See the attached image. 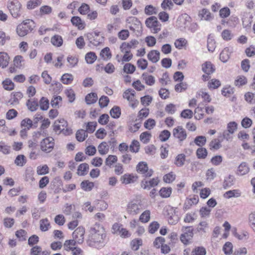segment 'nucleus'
<instances>
[{
  "label": "nucleus",
  "mask_w": 255,
  "mask_h": 255,
  "mask_svg": "<svg viewBox=\"0 0 255 255\" xmlns=\"http://www.w3.org/2000/svg\"><path fill=\"white\" fill-rule=\"evenodd\" d=\"M106 237L104 228L96 223L90 229L87 243L90 247L98 249H101L106 243Z\"/></svg>",
  "instance_id": "nucleus-1"
},
{
  "label": "nucleus",
  "mask_w": 255,
  "mask_h": 255,
  "mask_svg": "<svg viewBox=\"0 0 255 255\" xmlns=\"http://www.w3.org/2000/svg\"><path fill=\"white\" fill-rule=\"evenodd\" d=\"M67 127V122L64 119H61L54 122L53 129L56 132H63L65 135H68L72 133V130L68 128Z\"/></svg>",
  "instance_id": "nucleus-2"
},
{
  "label": "nucleus",
  "mask_w": 255,
  "mask_h": 255,
  "mask_svg": "<svg viewBox=\"0 0 255 255\" xmlns=\"http://www.w3.org/2000/svg\"><path fill=\"white\" fill-rule=\"evenodd\" d=\"M21 5L17 0H12L8 2L7 7L13 17L18 18L21 14Z\"/></svg>",
  "instance_id": "nucleus-3"
},
{
  "label": "nucleus",
  "mask_w": 255,
  "mask_h": 255,
  "mask_svg": "<svg viewBox=\"0 0 255 255\" xmlns=\"http://www.w3.org/2000/svg\"><path fill=\"white\" fill-rule=\"evenodd\" d=\"M145 24L153 33H156L161 30V24L155 16H150L147 18L145 21Z\"/></svg>",
  "instance_id": "nucleus-4"
},
{
  "label": "nucleus",
  "mask_w": 255,
  "mask_h": 255,
  "mask_svg": "<svg viewBox=\"0 0 255 255\" xmlns=\"http://www.w3.org/2000/svg\"><path fill=\"white\" fill-rule=\"evenodd\" d=\"M54 144V138L50 136L47 137L41 141L40 149L45 153H49L53 149Z\"/></svg>",
  "instance_id": "nucleus-5"
},
{
  "label": "nucleus",
  "mask_w": 255,
  "mask_h": 255,
  "mask_svg": "<svg viewBox=\"0 0 255 255\" xmlns=\"http://www.w3.org/2000/svg\"><path fill=\"white\" fill-rule=\"evenodd\" d=\"M31 22H32V21L27 19L19 24L16 28L17 34L21 37H23L27 35L29 31H31L32 30V28L30 24Z\"/></svg>",
  "instance_id": "nucleus-6"
},
{
  "label": "nucleus",
  "mask_w": 255,
  "mask_h": 255,
  "mask_svg": "<svg viewBox=\"0 0 255 255\" xmlns=\"http://www.w3.org/2000/svg\"><path fill=\"white\" fill-rule=\"evenodd\" d=\"M128 23L130 29L135 33V35H139L141 32V24L140 21L135 17H130L128 19Z\"/></svg>",
  "instance_id": "nucleus-7"
},
{
  "label": "nucleus",
  "mask_w": 255,
  "mask_h": 255,
  "mask_svg": "<svg viewBox=\"0 0 255 255\" xmlns=\"http://www.w3.org/2000/svg\"><path fill=\"white\" fill-rule=\"evenodd\" d=\"M183 233L180 237L181 241L185 245H187L192 239L193 233V229L191 227H183L182 228Z\"/></svg>",
  "instance_id": "nucleus-8"
},
{
  "label": "nucleus",
  "mask_w": 255,
  "mask_h": 255,
  "mask_svg": "<svg viewBox=\"0 0 255 255\" xmlns=\"http://www.w3.org/2000/svg\"><path fill=\"white\" fill-rule=\"evenodd\" d=\"M172 134L173 136L180 142L185 140L187 136L186 130L182 126H178L173 128Z\"/></svg>",
  "instance_id": "nucleus-9"
},
{
  "label": "nucleus",
  "mask_w": 255,
  "mask_h": 255,
  "mask_svg": "<svg viewBox=\"0 0 255 255\" xmlns=\"http://www.w3.org/2000/svg\"><path fill=\"white\" fill-rule=\"evenodd\" d=\"M111 232L114 234L120 235L122 238H126L128 236V231L123 227V225L116 223L113 224Z\"/></svg>",
  "instance_id": "nucleus-10"
},
{
  "label": "nucleus",
  "mask_w": 255,
  "mask_h": 255,
  "mask_svg": "<svg viewBox=\"0 0 255 255\" xmlns=\"http://www.w3.org/2000/svg\"><path fill=\"white\" fill-rule=\"evenodd\" d=\"M85 229L82 227H79L73 233L72 237L77 244H81L84 241Z\"/></svg>",
  "instance_id": "nucleus-11"
},
{
  "label": "nucleus",
  "mask_w": 255,
  "mask_h": 255,
  "mask_svg": "<svg viewBox=\"0 0 255 255\" xmlns=\"http://www.w3.org/2000/svg\"><path fill=\"white\" fill-rule=\"evenodd\" d=\"M23 97V94L21 92H13L10 95V97L7 102L8 106L13 107L19 104V101Z\"/></svg>",
  "instance_id": "nucleus-12"
},
{
  "label": "nucleus",
  "mask_w": 255,
  "mask_h": 255,
  "mask_svg": "<svg viewBox=\"0 0 255 255\" xmlns=\"http://www.w3.org/2000/svg\"><path fill=\"white\" fill-rule=\"evenodd\" d=\"M137 171L144 174V176L146 177H149L152 176L153 171L151 169H148L147 164L145 162H139L136 166Z\"/></svg>",
  "instance_id": "nucleus-13"
},
{
  "label": "nucleus",
  "mask_w": 255,
  "mask_h": 255,
  "mask_svg": "<svg viewBox=\"0 0 255 255\" xmlns=\"http://www.w3.org/2000/svg\"><path fill=\"white\" fill-rule=\"evenodd\" d=\"M168 215L170 214H174L173 216H169L168 217V222L169 224L171 225H175L179 221V217L178 216L177 213V212L176 211V208L173 207H170L169 209H168Z\"/></svg>",
  "instance_id": "nucleus-14"
},
{
  "label": "nucleus",
  "mask_w": 255,
  "mask_h": 255,
  "mask_svg": "<svg viewBox=\"0 0 255 255\" xmlns=\"http://www.w3.org/2000/svg\"><path fill=\"white\" fill-rule=\"evenodd\" d=\"M233 50L234 49L232 47L225 48L220 53V60L224 63L226 62L230 58V55L233 52Z\"/></svg>",
  "instance_id": "nucleus-15"
},
{
  "label": "nucleus",
  "mask_w": 255,
  "mask_h": 255,
  "mask_svg": "<svg viewBox=\"0 0 255 255\" xmlns=\"http://www.w3.org/2000/svg\"><path fill=\"white\" fill-rule=\"evenodd\" d=\"M91 35L92 37H89L90 42L95 46L99 45L103 41L104 37L99 32H94Z\"/></svg>",
  "instance_id": "nucleus-16"
},
{
  "label": "nucleus",
  "mask_w": 255,
  "mask_h": 255,
  "mask_svg": "<svg viewBox=\"0 0 255 255\" xmlns=\"http://www.w3.org/2000/svg\"><path fill=\"white\" fill-rule=\"evenodd\" d=\"M136 202H131L128 205V213L131 215H135L139 213L141 209V205Z\"/></svg>",
  "instance_id": "nucleus-17"
},
{
  "label": "nucleus",
  "mask_w": 255,
  "mask_h": 255,
  "mask_svg": "<svg viewBox=\"0 0 255 255\" xmlns=\"http://www.w3.org/2000/svg\"><path fill=\"white\" fill-rule=\"evenodd\" d=\"M26 105L28 109L31 112L36 111L39 107L38 101L35 99H28L26 102Z\"/></svg>",
  "instance_id": "nucleus-18"
},
{
  "label": "nucleus",
  "mask_w": 255,
  "mask_h": 255,
  "mask_svg": "<svg viewBox=\"0 0 255 255\" xmlns=\"http://www.w3.org/2000/svg\"><path fill=\"white\" fill-rule=\"evenodd\" d=\"M147 58L152 63H156L160 59V52L155 50H151L147 54Z\"/></svg>",
  "instance_id": "nucleus-19"
},
{
  "label": "nucleus",
  "mask_w": 255,
  "mask_h": 255,
  "mask_svg": "<svg viewBox=\"0 0 255 255\" xmlns=\"http://www.w3.org/2000/svg\"><path fill=\"white\" fill-rule=\"evenodd\" d=\"M250 171V168L248 164L243 162L239 166L237 173L239 175H244L247 174Z\"/></svg>",
  "instance_id": "nucleus-20"
},
{
  "label": "nucleus",
  "mask_w": 255,
  "mask_h": 255,
  "mask_svg": "<svg viewBox=\"0 0 255 255\" xmlns=\"http://www.w3.org/2000/svg\"><path fill=\"white\" fill-rule=\"evenodd\" d=\"M199 201V198L197 196L193 197L191 198H187L184 204V208L185 210L189 209L193 205H196Z\"/></svg>",
  "instance_id": "nucleus-21"
},
{
  "label": "nucleus",
  "mask_w": 255,
  "mask_h": 255,
  "mask_svg": "<svg viewBox=\"0 0 255 255\" xmlns=\"http://www.w3.org/2000/svg\"><path fill=\"white\" fill-rule=\"evenodd\" d=\"M120 50L121 52L124 54L121 61L123 63L124 62L128 61V43L124 42L122 43L120 46ZM118 61L120 62L121 60L118 59Z\"/></svg>",
  "instance_id": "nucleus-22"
},
{
  "label": "nucleus",
  "mask_w": 255,
  "mask_h": 255,
  "mask_svg": "<svg viewBox=\"0 0 255 255\" xmlns=\"http://www.w3.org/2000/svg\"><path fill=\"white\" fill-rule=\"evenodd\" d=\"M141 77L145 83L149 86H152L155 83L154 77L147 73H143L142 74Z\"/></svg>",
  "instance_id": "nucleus-23"
},
{
  "label": "nucleus",
  "mask_w": 255,
  "mask_h": 255,
  "mask_svg": "<svg viewBox=\"0 0 255 255\" xmlns=\"http://www.w3.org/2000/svg\"><path fill=\"white\" fill-rule=\"evenodd\" d=\"M71 22L76 26H77L79 29H83L85 27V23L79 16H73L71 18Z\"/></svg>",
  "instance_id": "nucleus-24"
},
{
  "label": "nucleus",
  "mask_w": 255,
  "mask_h": 255,
  "mask_svg": "<svg viewBox=\"0 0 255 255\" xmlns=\"http://www.w3.org/2000/svg\"><path fill=\"white\" fill-rule=\"evenodd\" d=\"M77 243V242L73 239L66 240L63 244L64 249L66 251H71L75 247Z\"/></svg>",
  "instance_id": "nucleus-25"
},
{
  "label": "nucleus",
  "mask_w": 255,
  "mask_h": 255,
  "mask_svg": "<svg viewBox=\"0 0 255 255\" xmlns=\"http://www.w3.org/2000/svg\"><path fill=\"white\" fill-rule=\"evenodd\" d=\"M248 83L247 78L243 75L238 76L235 80L234 84L236 86L240 87L245 85Z\"/></svg>",
  "instance_id": "nucleus-26"
},
{
  "label": "nucleus",
  "mask_w": 255,
  "mask_h": 255,
  "mask_svg": "<svg viewBox=\"0 0 255 255\" xmlns=\"http://www.w3.org/2000/svg\"><path fill=\"white\" fill-rule=\"evenodd\" d=\"M9 56L5 52H0V67H5L8 64Z\"/></svg>",
  "instance_id": "nucleus-27"
},
{
  "label": "nucleus",
  "mask_w": 255,
  "mask_h": 255,
  "mask_svg": "<svg viewBox=\"0 0 255 255\" xmlns=\"http://www.w3.org/2000/svg\"><path fill=\"white\" fill-rule=\"evenodd\" d=\"M89 169V165L87 163L81 164L78 167L77 174L79 176H84L87 174Z\"/></svg>",
  "instance_id": "nucleus-28"
},
{
  "label": "nucleus",
  "mask_w": 255,
  "mask_h": 255,
  "mask_svg": "<svg viewBox=\"0 0 255 255\" xmlns=\"http://www.w3.org/2000/svg\"><path fill=\"white\" fill-rule=\"evenodd\" d=\"M233 235L240 240H246L249 238V233L246 231H243L240 234L237 232L236 228L234 229Z\"/></svg>",
  "instance_id": "nucleus-29"
},
{
  "label": "nucleus",
  "mask_w": 255,
  "mask_h": 255,
  "mask_svg": "<svg viewBox=\"0 0 255 255\" xmlns=\"http://www.w3.org/2000/svg\"><path fill=\"white\" fill-rule=\"evenodd\" d=\"M119 150L123 154L122 162L126 163L128 157V154L126 153L128 150V145L126 143H121L119 146Z\"/></svg>",
  "instance_id": "nucleus-30"
},
{
  "label": "nucleus",
  "mask_w": 255,
  "mask_h": 255,
  "mask_svg": "<svg viewBox=\"0 0 255 255\" xmlns=\"http://www.w3.org/2000/svg\"><path fill=\"white\" fill-rule=\"evenodd\" d=\"M185 158L186 156L184 154H179L175 157L174 163L177 167H182L184 164Z\"/></svg>",
  "instance_id": "nucleus-31"
},
{
  "label": "nucleus",
  "mask_w": 255,
  "mask_h": 255,
  "mask_svg": "<svg viewBox=\"0 0 255 255\" xmlns=\"http://www.w3.org/2000/svg\"><path fill=\"white\" fill-rule=\"evenodd\" d=\"M39 224L40 229L42 232H46L50 228V224L47 218L40 220Z\"/></svg>",
  "instance_id": "nucleus-32"
},
{
  "label": "nucleus",
  "mask_w": 255,
  "mask_h": 255,
  "mask_svg": "<svg viewBox=\"0 0 255 255\" xmlns=\"http://www.w3.org/2000/svg\"><path fill=\"white\" fill-rule=\"evenodd\" d=\"M51 43L56 47H60L63 44L62 37L59 35H55L51 39Z\"/></svg>",
  "instance_id": "nucleus-33"
},
{
  "label": "nucleus",
  "mask_w": 255,
  "mask_h": 255,
  "mask_svg": "<svg viewBox=\"0 0 255 255\" xmlns=\"http://www.w3.org/2000/svg\"><path fill=\"white\" fill-rule=\"evenodd\" d=\"M97 100V95L95 93L88 94L85 97V101L88 105H91L96 103Z\"/></svg>",
  "instance_id": "nucleus-34"
},
{
  "label": "nucleus",
  "mask_w": 255,
  "mask_h": 255,
  "mask_svg": "<svg viewBox=\"0 0 255 255\" xmlns=\"http://www.w3.org/2000/svg\"><path fill=\"white\" fill-rule=\"evenodd\" d=\"M94 186V183L88 180L83 181L81 183V187L85 191H91L93 188Z\"/></svg>",
  "instance_id": "nucleus-35"
},
{
  "label": "nucleus",
  "mask_w": 255,
  "mask_h": 255,
  "mask_svg": "<svg viewBox=\"0 0 255 255\" xmlns=\"http://www.w3.org/2000/svg\"><path fill=\"white\" fill-rule=\"evenodd\" d=\"M24 63L23 57L21 55L15 56L13 59V64L17 68H21L23 67Z\"/></svg>",
  "instance_id": "nucleus-36"
},
{
  "label": "nucleus",
  "mask_w": 255,
  "mask_h": 255,
  "mask_svg": "<svg viewBox=\"0 0 255 255\" xmlns=\"http://www.w3.org/2000/svg\"><path fill=\"white\" fill-rule=\"evenodd\" d=\"M202 70L207 75H209L214 71V69L211 62H206L202 65Z\"/></svg>",
  "instance_id": "nucleus-37"
},
{
  "label": "nucleus",
  "mask_w": 255,
  "mask_h": 255,
  "mask_svg": "<svg viewBox=\"0 0 255 255\" xmlns=\"http://www.w3.org/2000/svg\"><path fill=\"white\" fill-rule=\"evenodd\" d=\"M73 79L74 77L72 74L65 73L62 76L61 81L64 84L68 85L72 83Z\"/></svg>",
  "instance_id": "nucleus-38"
},
{
  "label": "nucleus",
  "mask_w": 255,
  "mask_h": 255,
  "mask_svg": "<svg viewBox=\"0 0 255 255\" xmlns=\"http://www.w3.org/2000/svg\"><path fill=\"white\" fill-rule=\"evenodd\" d=\"M188 43L187 40L183 38L176 39L174 42L175 47L178 49H181L185 47Z\"/></svg>",
  "instance_id": "nucleus-39"
},
{
  "label": "nucleus",
  "mask_w": 255,
  "mask_h": 255,
  "mask_svg": "<svg viewBox=\"0 0 255 255\" xmlns=\"http://www.w3.org/2000/svg\"><path fill=\"white\" fill-rule=\"evenodd\" d=\"M98 151L101 155L107 154L109 150V147L106 142H102L98 146Z\"/></svg>",
  "instance_id": "nucleus-40"
},
{
  "label": "nucleus",
  "mask_w": 255,
  "mask_h": 255,
  "mask_svg": "<svg viewBox=\"0 0 255 255\" xmlns=\"http://www.w3.org/2000/svg\"><path fill=\"white\" fill-rule=\"evenodd\" d=\"M218 138H215L213 139L209 143V147L211 150L215 149L218 150L221 147V142Z\"/></svg>",
  "instance_id": "nucleus-41"
},
{
  "label": "nucleus",
  "mask_w": 255,
  "mask_h": 255,
  "mask_svg": "<svg viewBox=\"0 0 255 255\" xmlns=\"http://www.w3.org/2000/svg\"><path fill=\"white\" fill-rule=\"evenodd\" d=\"M241 192L239 190H233L227 191L224 197L227 198H231L232 197H239L241 196Z\"/></svg>",
  "instance_id": "nucleus-42"
},
{
  "label": "nucleus",
  "mask_w": 255,
  "mask_h": 255,
  "mask_svg": "<svg viewBox=\"0 0 255 255\" xmlns=\"http://www.w3.org/2000/svg\"><path fill=\"white\" fill-rule=\"evenodd\" d=\"M206 250L203 247H195L192 251L191 255H206Z\"/></svg>",
  "instance_id": "nucleus-43"
},
{
  "label": "nucleus",
  "mask_w": 255,
  "mask_h": 255,
  "mask_svg": "<svg viewBox=\"0 0 255 255\" xmlns=\"http://www.w3.org/2000/svg\"><path fill=\"white\" fill-rule=\"evenodd\" d=\"M235 178L234 176L229 175L225 178L223 187L225 189L230 187L234 184Z\"/></svg>",
  "instance_id": "nucleus-44"
},
{
  "label": "nucleus",
  "mask_w": 255,
  "mask_h": 255,
  "mask_svg": "<svg viewBox=\"0 0 255 255\" xmlns=\"http://www.w3.org/2000/svg\"><path fill=\"white\" fill-rule=\"evenodd\" d=\"M87 136V131L84 129L78 130L76 134V139L80 142L83 141Z\"/></svg>",
  "instance_id": "nucleus-45"
},
{
  "label": "nucleus",
  "mask_w": 255,
  "mask_h": 255,
  "mask_svg": "<svg viewBox=\"0 0 255 255\" xmlns=\"http://www.w3.org/2000/svg\"><path fill=\"white\" fill-rule=\"evenodd\" d=\"M150 218V212L149 210H145L140 216L139 220L142 223H147Z\"/></svg>",
  "instance_id": "nucleus-46"
},
{
  "label": "nucleus",
  "mask_w": 255,
  "mask_h": 255,
  "mask_svg": "<svg viewBox=\"0 0 255 255\" xmlns=\"http://www.w3.org/2000/svg\"><path fill=\"white\" fill-rule=\"evenodd\" d=\"M97 56L93 52H89L85 55V60L88 64H93L97 59Z\"/></svg>",
  "instance_id": "nucleus-47"
},
{
  "label": "nucleus",
  "mask_w": 255,
  "mask_h": 255,
  "mask_svg": "<svg viewBox=\"0 0 255 255\" xmlns=\"http://www.w3.org/2000/svg\"><path fill=\"white\" fill-rule=\"evenodd\" d=\"M100 56L105 60L110 59L112 57V54L109 47L103 49L100 53Z\"/></svg>",
  "instance_id": "nucleus-48"
},
{
  "label": "nucleus",
  "mask_w": 255,
  "mask_h": 255,
  "mask_svg": "<svg viewBox=\"0 0 255 255\" xmlns=\"http://www.w3.org/2000/svg\"><path fill=\"white\" fill-rule=\"evenodd\" d=\"M199 15L202 19L206 20H210L212 19L210 12L209 10L205 8H203L200 11Z\"/></svg>",
  "instance_id": "nucleus-49"
},
{
  "label": "nucleus",
  "mask_w": 255,
  "mask_h": 255,
  "mask_svg": "<svg viewBox=\"0 0 255 255\" xmlns=\"http://www.w3.org/2000/svg\"><path fill=\"white\" fill-rule=\"evenodd\" d=\"M3 88L7 91L12 90L14 88V84L9 79H6L2 82Z\"/></svg>",
  "instance_id": "nucleus-50"
},
{
  "label": "nucleus",
  "mask_w": 255,
  "mask_h": 255,
  "mask_svg": "<svg viewBox=\"0 0 255 255\" xmlns=\"http://www.w3.org/2000/svg\"><path fill=\"white\" fill-rule=\"evenodd\" d=\"M172 193L171 187H162L159 191V194L162 198L169 197Z\"/></svg>",
  "instance_id": "nucleus-51"
},
{
  "label": "nucleus",
  "mask_w": 255,
  "mask_h": 255,
  "mask_svg": "<svg viewBox=\"0 0 255 255\" xmlns=\"http://www.w3.org/2000/svg\"><path fill=\"white\" fill-rule=\"evenodd\" d=\"M44 211L45 210L43 208H35L31 210L32 217L35 220H37L40 217L41 213Z\"/></svg>",
  "instance_id": "nucleus-52"
},
{
  "label": "nucleus",
  "mask_w": 255,
  "mask_h": 255,
  "mask_svg": "<svg viewBox=\"0 0 255 255\" xmlns=\"http://www.w3.org/2000/svg\"><path fill=\"white\" fill-rule=\"evenodd\" d=\"M111 117L114 119H118L120 117L121 112L119 107L115 106L110 111Z\"/></svg>",
  "instance_id": "nucleus-53"
},
{
  "label": "nucleus",
  "mask_w": 255,
  "mask_h": 255,
  "mask_svg": "<svg viewBox=\"0 0 255 255\" xmlns=\"http://www.w3.org/2000/svg\"><path fill=\"white\" fill-rule=\"evenodd\" d=\"M215 170L213 168L208 169L206 172V180L211 181L216 177Z\"/></svg>",
  "instance_id": "nucleus-54"
},
{
  "label": "nucleus",
  "mask_w": 255,
  "mask_h": 255,
  "mask_svg": "<svg viewBox=\"0 0 255 255\" xmlns=\"http://www.w3.org/2000/svg\"><path fill=\"white\" fill-rule=\"evenodd\" d=\"M94 204L95 206L100 211L106 210L108 207V204L103 200L95 201Z\"/></svg>",
  "instance_id": "nucleus-55"
},
{
  "label": "nucleus",
  "mask_w": 255,
  "mask_h": 255,
  "mask_svg": "<svg viewBox=\"0 0 255 255\" xmlns=\"http://www.w3.org/2000/svg\"><path fill=\"white\" fill-rule=\"evenodd\" d=\"M49 100L45 97L41 98L39 101V106L41 110L45 111L47 110L49 108Z\"/></svg>",
  "instance_id": "nucleus-56"
},
{
  "label": "nucleus",
  "mask_w": 255,
  "mask_h": 255,
  "mask_svg": "<svg viewBox=\"0 0 255 255\" xmlns=\"http://www.w3.org/2000/svg\"><path fill=\"white\" fill-rule=\"evenodd\" d=\"M160 225L156 222L154 221L150 223L148 226V232L150 234H154L159 228Z\"/></svg>",
  "instance_id": "nucleus-57"
},
{
  "label": "nucleus",
  "mask_w": 255,
  "mask_h": 255,
  "mask_svg": "<svg viewBox=\"0 0 255 255\" xmlns=\"http://www.w3.org/2000/svg\"><path fill=\"white\" fill-rule=\"evenodd\" d=\"M221 36L224 40L229 41L232 39L234 35L231 30L228 29H225L222 31Z\"/></svg>",
  "instance_id": "nucleus-58"
},
{
  "label": "nucleus",
  "mask_w": 255,
  "mask_h": 255,
  "mask_svg": "<svg viewBox=\"0 0 255 255\" xmlns=\"http://www.w3.org/2000/svg\"><path fill=\"white\" fill-rule=\"evenodd\" d=\"M26 160L23 155H18L14 161L15 164L19 166H23L26 163Z\"/></svg>",
  "instance_id": "nucleus-59"
},
{
  "label": "nucleus",
  "mask_w": 255,
  "mask_h": 255,
  "mask_svg": "<svg viewBox=\"0 0 255 255\" xmlns=\"http://www.w3.org/2000/svg\"><path fill=\"white\" fill-rule=\"evenodd\" d=\"M118 161L117 156L114 155H109L106 158L105 161L106 164L111 167L114 163H115Z\"/></svg>",
  "instance_id": "nucleus-60"
},
{
  "label": "nucleus",
  "mask_w": 255,
  "mask_h": 255,
  "mask_svg": "<svg viewBox=\"0 0 255 255\" xmlns=\"http://www.w3.org/2000/svg\"><path fill=\"white\" fill-rule=\"evenodd\" d=\"M142 244V241L139 239L133 240L130 243L131 248L134 251L137 250Z\"/></svg>",
  "instance_id": "nucleus-61"
},
{
  "label": "nucleus",
  "mask_w": 255,
  "mask_h": 255,
  "mask_svg": "<svg viewBox=\"0 0 255 255\" xmlns=\"http://www.w3.org/2000/svg\"><path fill=\"white\" fill-rule=\"evenodd\" d=\"M248 220L250 227L255 232V212H252L249 215Z\"/></svg>",
  "instance_id": "nucleus-62"
},
{
  "label": "nucleus",
  "mask_w": 255,
  "mask_h": 255,
  "mask_svg": "<svg viewBox=\"0 0 255 255\" xmlns=\"http://www.w3.org/2000/svg\"><path fill=\"white\" fill-rule=\"evenodd\" d=\"M32 126V121L28 118L23 120L21 122V126L22 128L29 129Z\"/></svg>",
  "instance_id": "nucleus-63"
},
{
  "label": "nucleus",
  "mask_w": 255,
  "mask_h": 255,
  "mask_svg": "<svg viewBox=\"0 0 255 255\" xmlns=\"http://www.w3.org/2000/svg\"><path fill=\"white\" fill-rule=\"evenodd\" d=\"M170 135L171 133L170 131L167 130H163L160 133L159 138L161 141L164 142L169 139Z\"/></svg>",
  "instance_id": "nucleus-64"
}]
</instances>
